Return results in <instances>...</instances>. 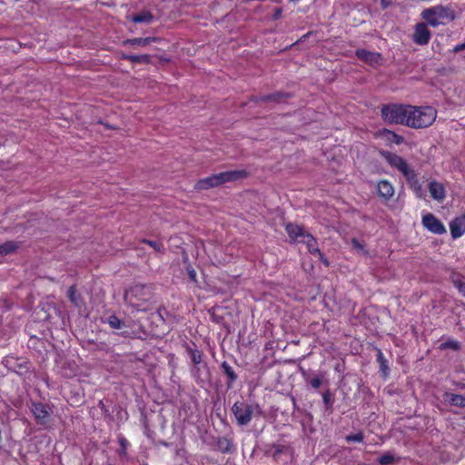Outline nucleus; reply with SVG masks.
Returning a JSON list of instances; mask_svg holds the SVG:
<instances>
[{
	"label": "nucleus",
	"instance_id": "nucleus-7",
	"mask_svg": "<svg viewBox=\"0 0 465 465\" xmlns=\"http://www.w3.org/2000/svg\"><path fill=\"white\" fill-rule=\"evenodd\" d=\"M232 412L240 425H246L251 421L252 415L261 413V409L257 404L237 401L232 406Z\"/></svg>",
	"mask_w": 465,
	"mask_h": 465
},
{
	"label": "nucleus",
	"instance_id": "nucleus-15",
	"mask_svg": "<svg viewBox=\"0 0 465 465\" xmlns=\"http://www.w3.org/2000/svg\"><path fill=\"white\" fill-rule=\"evenodd\" d=\"M377 191L379 195L385 200H389L394 195V187L386 180L378 183Z\"/></svg>",
	"mask_w": 465,
	"mask_h": 465
},
{
	"label": "nucleus",
	"instance_id": "nucleus-18",
	"mask_svg": "<svg viewBox=\"0 0 465 465\" xmlns=\"http://www.w3.org/2000/svg\"><path fill=\"white\" fill-rule=\"evenodd\" d=\"M286 232L288 235L295 242H299L305 235L306 232L303 227L298 224L289 223L286 225Z\"/></svg>",
	"mask_w": 465,
	"mask_h": 465
},
{
	"label": "nucleus",
	"instance_id": "nucleus-19",
	"mask_svg": "<svg viewBox=\"0 0 465 465\" xmlns=\"http://www.w3.org/2000/svg\"><path fill=\"white\" fill-rule=\"evenodd\" d=\"M67 295L70 302L78 309L84 305L81 295L77 292L75 286H71L67 291Z\"/></svg>",
	"mask_w": 465,
	"mask_h": 465
},
{
	"label": "nucleus",
	"instance_id": "nucleus-8",
	"mask_svg": "<svg viewBox=\"0 0 465 465\" xmlns=\"http://www.w3.org/2000/svg\"><path fill=\"white\" fill-rule=\"evenodd\" d=\"M32 412L41 425H46L49 422L51 414L53 412L52 408L41 402L32 404Z\"/></svg>",
	"mask_w": 465,
	"mask_h": 465
},
{
	"label": "nucleus",
	"instance_id": "nucleus-32",
	"mask_svg": "<svg viewBox=\"0 0 465 465\" xmlns=\"http://www.w3.org/2000/svg\"><path fill=\"white\" fill-rule=\"evenodd\" d=\"M322 400L327 407H329L331 405V397H330L329 391H327L325 393H323Z\"/></svg>",
	"mask_w": 465,
	"mask_h": 465
},
{
	"label": "nucleus",
	"instance_id": "nucleus-24",
	"mask_svg": "<svg viewBox=\"0 0 465 465\" xmlns=\"http://www.w3.org/2000/svg\"><path fill=\"white\" fill-rule=\"evenodd\" d=\"M106 322L114 330H120L124 326V322L115 315H110Z\"/></svg>",
	"mask_w": 465,
	"mask_h": 465
},
{
	"label": "nucleus",
	"instance_id": "nucleus-36",
	"mask_svg": "<svg viewBox=\"0 0 465 465\" xmlns=\"http://www.w3.org/2000/svg\"><path fill=\"white\" fill-rule=\"evenodd\" d=\"M227 373H228V374H229L232 379H235V375H234V373H233L232 371H229V370H228V371H227Z\"/></svg>",
	"mask_w": 465,
	"mask_h": 465
},
{
	"label": "nucleus",
	"instance_id": "nucleus-9",
	"mask_svg": "<svg viewBox=\"0 0 465 465\" xmlns=\"http://www.w3.org/2000/svg\"><path fill=\"white\" fill-rule=\"evenodd\" d=\"M422 224L427 230L433 233L443 234L446 232L444 224L431 213L423 215Z\"/></svg>",
	"mask_w": 465,
	"mask_h": 465
},
{
	"label": "nucleus",
	"instance_id": "nucleus-13",
	"mask_svg": "<svg viewBox=\"0 0 465 465\" xmlns=\"http://www.w3.org/2000/svg\"><path fill=\"white\" fill-rule=\"evenodd\" d=\"M356 55L359 59L371 65H376L381 62V54L379 53L369 52L365 49L357 50Z\"/></svg>",
	"mask_w": 465,
	"mask_h": 465
},
{
	"label": "nucleus",
	"instance_id": "nucleus-4",
	"mask_svg": "<svg viewBox=\"0 0 465 465\" xmlns=\"http://www.w3.org/2000/svg\"><path fill=\"white\" fill-rule=\"evenodd\" d=\"M421 16L428 25L436 27L454 20L455 12L448 6L439 5L423 10Z\"/></svg>",
	"mask_w": 465,
	"mask_h": 465
},
{
	"label": "nucleus",
	"instance_id": "nucleus-31",
	"mask_svg": "<svg viewBox=\"0 0 465 465\" xmlns=\"http://www.w3.org/2000/svg\"><path fill=\"white\" fill-rule=\"evenodd\" d=\"M309 382L312 387L318 389L322 385V379L318 376H314L309 381Z\"/></svg>",
	"mask_w": 465,
	"mask_h": 465
},
{
	"label": "nucleus",
	"instance_id": "nucleus-25",
	"mask_svg": "<svg viewBox=\"0 0 465 465\" xmlns=\"http://www.w3.org/2000/svg\"><path fill=\"white\" fill-rule=\"evenodd\" d=\"M187 351H188V353L190 354L192 361L195 365H198V364H200L202 362V361H203V353H202V351H200L197 349H193V348H188Z\"/></svg>",
	"mask_w": 465,
	"mask_h": 465
},
{
	"label": "nucleus",
	"instance_id": "nucleus-27",
	"mask_svg": "<svg viewBox=\"0 0 465 465\" xmlns=\"http://www.w3.org/2000/svg\"><path fill=\"white\" fill-rule=\"evenodd\" d=\"M143 242L151 246L157 252L162 253L165 250L163 242L160 241L143 240Z\"/></svg>",
	"mask_w": 465,
	"mask_h": 465
},
{
	"label": "nucleus",
	"instance_id": "nucleus-2",
	"mask_svg": "<svg viewBox=\"0 0 465 465\" xmlns=\"http://www.w3.org/2000/svg\"><path fill=\"white\" fill-rule=\"evenodd\" d=\"M386 162L392 167L398 169L408 181L411 188L414 191L418 197L422 196V189L420 184L417 175L415 172L408 165V163L404 161L401 156L391 153H386L383 154Z\"/></svg>",
	"mask_w": 465,
	"mask_h": 465
},
{
	"label": "nucleus",
	"instance_id": "nucleus-12",
	"mask_svg": "<svg viewBox=\"0 0 465 465\" xmlns=\"http://www.w3.org/2000/svg\"><path fill=\"white\" fill-rule=\"evenodd\" d=\"M450 230L453 239L461 237L465 233V214L454 218L450 223Z\"/></svg>",
	"mask_w": 465,
	"mask_h": 465
},
{
	"label": "nucleus",
	"instance_id": "nucleus-17",
	"mask_svg": "<svg viewBox=\"0 0 465 465\" xmlns=\"http://www.w3.org/2000/svg\"><path fill=\"white\" fill-rule=\"evenodd\" d=\"M443 399L451 406L465 408V395L445 392Z\"/></svg>",
	"mask_w": 465,
	"mask_h": 465
},
{
	"label": "nucleus",
	"instance_id": "nucleus-29",
	"mask_svg": "<svg viewBox=\"0 0 465 465\" xmlns=\"http://www.w3.org/2000/svg\"><path fill=\"white\" fill-rule=\"evenodd\" d=\"M346 441L361 442L363 440V434L361 432L348 435L345 437Z\"/></svg>",
	"mask_w": 465,
	"mask_h": 465
},
{
	"label": "nucleus",
	"instance_id": "nucleus-5",
	"mask_svg": "<svg viewBox=\"0 0 465 465\" xmlns=\"http://www.w3.org/2000/svg\"><path fill=\"white\" fill-rule=\"evenodd\" d=\"M382 119L390 124L406 125L408 104H387L381 108Z\"/></svg>",
	"mask_w": 465,
	"mask_h": 465
},
{
	"label": "nucleus",
	"instance_id": "nucleus-20",
	"mask_svg": "<svg viewBox=\"0 0 465 465\" xmlns=\"http://www.w3.org/2000/svg\"><path fill=\"white\" fill-rule=\"evenodd\" d=\"M156 41H157V38H155V37H144V38L138 37V38L128 39L124 42V45L145 46V45H148Z\"/></svg>",
	"mask_w": 465,
	"mask_h": 465
},
{
	"label": "nucleus",
	"instance_id": "nucleus-11",
	"mask_svg": "<svg viewBox=\"0 0 465 465\" xmlns=\"http://www.w3.org/2000/svg\"><path fill=\"white\" fill-rule=\"evenodd\" d=\"M375 136L384 142L386 144H401L403 142V138L394 132L388 129H381L376 132Z\"/></svg>",
	"mask_w": 465,
	"mask_h": 465
},
{
	"label": "nucleus",
	"instance_id": "nucleus-34",
	"mask_svg": "<svg viewBox=\"0 0 465 465\" xmlns=\"http://www.w3.org/2000/svg\"><path fill=\"white\" fill-rule=\"evenodd\" d=\"M188 273H189V276H190L192 281H195L196 280V272H195V271L193 269L189 270Z\"/></svg>",
	"mask_w": 465,
	"mask_h": 465
},
{
	"label": "nucleus",
	"instance_id": "nucleus-30",
	"mask_svg": "<svg viewBox=\"0 0 465 465\" xmlns=\"http://www.w3.org/2000/svg\"><path fill=\"white\" fill-rule=\"evenodd\" d=\"M441 348H450L452 350H459L460 349V344L458 341H446L444 343H442L440 345Z\"/></svg>",
	"mask_w": 465,
	"mask_h": 465
},
{
	"label": "nucleus",
	"instance_id": "nucleus-6",
	"mask_svg": "<svg viewBox=\"0 0 465 465\" xmlns=\"http://www.w3.org/2000/svg\"><path fill=\"white\" fill-rule=\"evenodd\" d=\"M145 287L134 286L126 292L124 299L136 312H145L148 310L149 293H145Z\"/></svg>",
	"mask_w": 465,
	"mask_h": 465
},
{
	"label": "nucleus",
	"instance_id": "nucleus-10",
	"mask_svg": "<svg viewBox=\"0 0 465 465\" xmlns=\"http://www.w3.org/2000/svg\"><path fill=\"white\" fill-rule=\"evenodd\" d=\"M430 35V32L428 29L427 25L423 23H420L415 26L413 41L418 45H424L429 43Z\"/></svg>",
	"mask_w": 465,
	"mask_h": 465
},
{
	"label": "nucleus",
	"instance_id": "nucleus-14",
	"mask_svg": "<svg viewBox=\"0 0 465 465\" xmlns=\"http://www.w3.org/2000/svg\"><path fill=\"white\" fill-rule=\"evenodd\" d=\"M298 242H302L307 246L308 251L311 253H317L320 258L323 261V262L328 265L327 261L323 260L322 254L320 252V250L317 246L316 240L313 236L308 232L303 235L302 239H301Z\"/></svg>",
	"mask_w": 465,
	"mask_h": 465
},
{
	"label": "nucleus",
	"instance_id": "nucleus-3",
	"mask_svg": "<svg viewBox=\"0 0 465 465\" xmlns=\"http://www.w3.org/2000/svg\"><path fill=\"white\" fill-rule=\"evenodd\" d=\"M246 176L247 172L244 170L226 171L199 180L195 183L194 188L198 191L207 190L223 184L227 182H233L242 179Z\"/></svg>",
	"mask_w": 465,
	"mask_h": 465
},
{
	"label": "nucleus",
	"instance_id": "nucleus-21",
	"mask_svg": "<svg viewBox=\"0 0 465 465\" xmlns=\"http://www.w3.org/2000/svg\"><path fill=\"white\" fill-rule=\"evenodd\" d=\"M122 58L128 60L134 64H148L151 61V56L149 54H140V55L123 54Z\"/></svg>",
	"mask_w": 465,
	"mask_h": 465
},
{
	"label": "nucleus",
	"instance_id": "nucleus-33",
	"mask_svg": "<svg viewBox=\"0 0 465 465\" xmlns=\"http://www.w3.org/2000/svg\"><path fill=\"white\" fill-rule=\"evenodd\" d=\"M457 287L460 293H462L465 296V282H460L457 284Z\"/></svg>",
	"mask_w": 465,
	"mask_h": 465
},
{
	"label": "nucleus",
	"instance_id": "nucleus-23",
	"mask_svg": "<svg viewBox=\"0 0 465 465\" xmlns=\"http://www.w3.org/2000/svg\"><path fill=\"white\" fill-rule=\"evenodd\" d=\"M17 248V245L14 242H6L0 244V256H5L14 252Z\"/></svg>",
	"mask_w": 465,
	"mask_h": 465
},
{
	"label": "nucleus",
	"instance_id": "nucleus-22",
	"mask_svg": "<svg viewBox=\"0 0 465 465\" xmlns=\"http://www.w3.org/2000/svg\"><path fill=\"white\" fill-rule=\"evenodd\" d=\"M153 15L149 12H143L139 15L132 16L131 20L134 23L150 24L153 21Z\"/></svg>",
	"mask_w": 465,
	"mask_h": 465
},
{
	"label": "nucleus",
	"instance_id": "nucleus-37",
	"mask_svg": "<svg viewBox=\"0 0 465 465\" xmlns=\"http://www.w3.org/2000/svg\"><path fill=\"white\" fill-rule=\"evenodd\" d=\"M382 5L384 7L386 6V2L384 0H382Z\"/></svg>",
	"mask_w": 465,
	"mask_h": 465
},
{
	"label": "nucleus",
	"instance_id": "nucleus-38",
	"mask_svg": "<svg viewBox=\"0 0 465 465\" xmlns=\"http://www.w3.org/2000/svg\"><path fill=\"white\" fill-rule=\"evenodd\" d=\"M463 47H465V44L463 45Z\"/></svg>",
	"mask_w": 465,
	"mask_h": 465
},
{
	"label": "nucleus",
	"instance_id": "nucleus-16",
	"mask_svg": "<svg viewBox=\"0 0 465 465\" xmlns=\"http://www.w3.org/2000/svg\"><path fill=\"white\" fill-rule=\"evenodd\" d=\"M429 191L431 197L438 202H441L445 198V188L443 184L439 182H430Z\"/></svg>",
	"mask_w": 465,
	"mask_h": 465
},
{
	"label": "nucleus",
	"instance_id": "nucleus-26",
	"mask_svg": "<svg viewBox=\"0 0 465 465\" xmlns=\"http://www.w3.org/2000/svg\"><path fill=\"white\" fill-rule=\"evenodd\" d=\"M395 460H396V458L392 453L386 452L380 457L379 463L381 465H391L395 462Z\"/></svg>",
	"mask_w": 465,
	"mask_h": 465
},
{
	"label": "nucleus",
	"instance_id": "nucleus-35",
	"mask_svg": "<svg viewBox=\"0 0 465 465\" xmlns=\"http://www.w3.org/2000/svg\"><path fill=\"white\" fill-rule=\"evenodd\" d=\"M352 244H353V247H355L357 249H362V246L361 245V243L359 242H357L356 240L352 241Z\"/></svg>",
	"mask_w": 465,
	"mask_h": 465
},
{
	"label": "nucleus",
	"instance_id": "nucleus-28",
	"mask_svg": "<svg viewBox=\"0 0 465 465\" xmlns=\"http://www.w3.org/2000/svg\"><path fill=\"white\" fill-rule=\"evenodd\" d=\"M377 360H378V361L380 363L381 370L382 371L384 375L387 376L388 371H389V368H388V366L386 364V360H385V358L383 356V353L381 351H379V352H378Z\"/></svg>",
	"mask_w": 465,
	"mask_h": 465
},
{
	"label": "nucleus",
	"instance_id": "nucleus-1",
	"mask_svg": "<svg viewBox=\"0 0 465 465\" xmlns=\"http://www.w3.org/2000/svg\"><path fill=\"white\" fill-rule=\"evenodd\" d=\"M437 117V111L431 106H413L408 104L406 126L419 129L431 125Z\"/></svg>",
	"mask_w": 465,
	"mask_h": 465
}]
</instances>
